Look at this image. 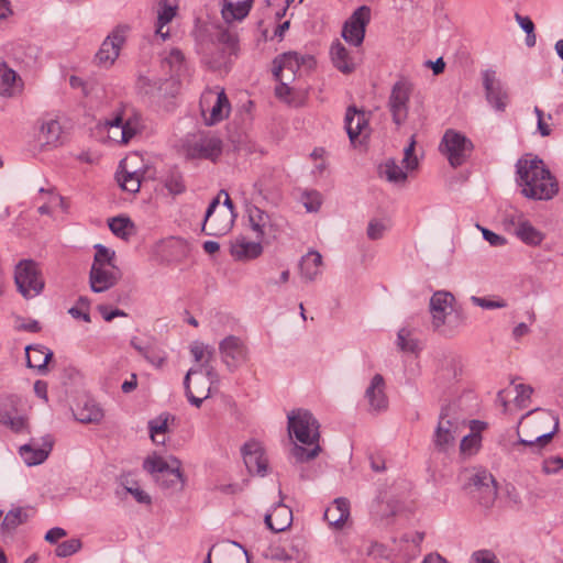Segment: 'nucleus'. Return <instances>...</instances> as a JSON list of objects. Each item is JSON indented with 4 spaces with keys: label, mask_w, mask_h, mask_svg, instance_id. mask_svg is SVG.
I'll list each match as a JSON object with an SVG mask.
<instances>
[{
    "label": "nucleus",
    "mask_w": 563,
    "mask_h": 563,
    "mask_svg": "<svg viewBox=\"0 0 563 563\" xmlns=\"http://www.w3.org/2000/svg\"><path fill=\"white\" fill-rule=\"evenodd\" d=\"M52 448L53 440L47 435L43 439V444L41 446H37L34 443H27L20 446L19 452L25 464L33 466L42 464L48 457Z\"/></svg>",
    "instance_id": "393cba45"
},
{
    "label": "nucleus",
    "mask_w": 563,
    "mask_h": 563,
    "mask_svg": "<svg viewBox=\"0 0 563 563\" xmlns=\"http://www.w3.org/2000/svg\"><path fill=\"white\" fill-rule=\"evenodd\" d=\"M314 59L310 55H299L296 52H287L276 56L273 60V76L275 80H282L284 77L288 81H292L297 71L301 66L311 68Z\"/></svg>",
    "instance_id": "9d476101"
},
{
    "label": "nucleus",
    "mask_w": 563,
    "mask_h": 563,
    "mask_svg": "<svg viewBox=\"0 0 563 563\" xmlns=\"http://www.w3.org/2000/svg\"><path fill=\"white\" fill-rule=\"evenodd\" d=\"M14 282L20 294L26 299L36 297L44 288L37 264L32 260H23L16 265Z\"/></svg>",
    "instance_id": "423d86ee"
},
{
    "label": "nucleus",
    "mask_w": 563,
    "mask_h": 563,
    "mask_svg": "<svg viewBox=\"0 0 563 563\" xmlns=\"http://www.w3.org/2000/svg\"><path fill=\"white\" fill-rule=\"evenodd\" d=\"M471 563H497V560L492 551L479 550L472 554Z\"/></svg>",
    "instance_id": "680f3d73"
},
{
    "label": "nucleus",
    "mask_w": 563,
    "mask_h": 563,
    "mask_svg": "<svg viewBox=\"0 0 563 563\" xmlns=\"http://www.w3.org/2000/svg\"><path fill=\"white\" fill-rule=\"evenodd\" d=\"M180 466L181 462L175 456L166 461L154 454L143 462V468L154 476L162 488L173 490H181L185 486V476Z\"/></svg>",
    "instance_id": "39448f33"
},
{
    "label": "nucleus",
    "mask_w": 563,
    "mask_h": 563,
    "mask_svg": "<svg viewBox=\"0 0 563 563\" xmlns=\"http://www.w3.org/2000/svg\"><path fill=\"white\" fill-rule=\"evenodd\" d=\"M0 424L15 433L27 429V418L23 413L22 398L16 394H5L0 399Z\"/></svg>",
    "instance_id": "6e6552de"
},
{
    "label": "nucleus",
    "mask_w": 563,
    "mask_h": 563,
    "mask_svg": "<svg viewBox=\"0 0 563 563\" xmlns=\"http://www.w3.org/2000/svg\"><path fill=\"white\" fill-rule=\"evenodd\" d=\"M222 153V141L216 135H205L188 148L192 158L216 161Z\"/></svg>",
    "instance_id": "5701e85b"
},
{
    "label": "nucleus",
    "mask_w": 563,
    "mask_h": 563,
    "mask_svg": "<svg viewBox=\"0 0 563 563\" xmlns=\"http://www.w3.org/2000/svg\"><path fill=\"white\" fill-rule=\"evenodd\" d=\"M262 253L263 246L260 240L257 242L238 241L231 247V254L238 261L254 260L261 256Z\"/></svg>",
    "instance_id": "72a5a7b5"
},
{
    "label": "nucleus",
    "mask_w": 563,
    "mask_h": 563,
    "mask_svg": "<svg viewBox=\"0 0 563 563\" xmlns=\"http://www.w3.org/2000/svg\"><path fill=\"white\" fill-rule=\"evenodd\" d=\"M170 415L162 413L157 418L148 421V431L152 440L156 443H162L155 439L156 434L166 433L168 431V420Z\"/></svg>",
    "instance_id": "de8ad7c7"
},
{
    "label": "nucleus",
    "mask_w": 563,
    "mask_h": 563,
    "mask_svg": "<svg viewBox=\"0 0 563 563\" xmlns=\"http://www.w3.org/2000/svg\"><path fill=\"white\" fill-rule=\"evenodd\" d=\"M292 522L291 509L278 503L269 514L265 516V523L274 532H282L288 529Z\"/></svg>",
    "instance_id": "a878e982"
},
{
    "label": "nucleus",
    "mask_w": 563,
    "mask_h": 563,
    "mask_svg": "<svg viewBox=\"0 0 563 563\" xmlns=\"http://www.w3.org/2000/svg\"><path fill=\"white\" fill-rule=\"evenodd\" d=\"M74 415L81 423H99L104 416L102 408L95 400L90 399L78 405Z\"/></svg>",
    "instance_id": "473e14b6"
},
{
    "label": "nucleus",
    "mask_w": 563,
    "mask_h": 563,
    "mask_svg": "<svg viewBox=\"0 0 563 563\" xmlns=\"http://www.w3.org/2000/svg\"><path fill=\"white\" fill-rule=\"evenodd\" d=\"M62 133L60 123L53 118H47L43 119L37 137L43 145L57 146L62 143Z\"/></svg>",
    "instance_id": "7c9ffc66"
},
{
    "label": "nucleus",
    "mask_w": 563,
    "mask_h": 563,
    "mask_svg": "<svg viewBox=\"0 0 563 563\" xmlns=\"http://www.w3.org/2000/svg\"><path fill=\"white\" fill-rule=\"evenodd\" d=\"M516 234L522 242L529 245H539L544 238L529 221L523 220L522 216L518 217Z\"/></svg>",
    "instance_id": "e433bc0d"
},
{
    "label": "nucleus",
    "mask_w": 563,
    "mask_h": 563,
    "mask_svg": "<svg viewBox=\"0 0 563 563\" xmlns=\"http://www.w3.org/2000/svg\"><path fill=\"white\" fill-rule=\"evenodd\" d=\"M472 497L486 508L493 506L497 498L496 482H494L493 484L489 483L488 486H484L483 489L477 492L476 496H472Z\"/></svg>",
    "instance_id": "09e8293b"
},
{
    "label": "nucleus",
    "mask_w": 563,
    "mask_h": 563,
    "mask_svg": "<svg viewBox=\"0 0 563 563\" xmlns=\"http://www.w3.org/2000/svg\"><path fill=\"white\" fill-rule=\"evenodd\" d=\"M344 123L351 142H354L367 128L366 113L351 106L346 110Z\"/></svg>",
    "instance_id": "cd10ccee"
},
{
    "label": "nucleus",
    "mask_w": 563,
    "mask_h": 563,
    "mask_svg": "<svg viewBox=\"0 0 563 563\" xmlns=\"http://www.w3.org/2000/svg\"><path fill=\"white\" fill-rule=\"evenodd\" d=\"M413 88L412 81L406 77H400L391 87L388 109L396 125H401L408 118V103Z\"/></svg>",
    "instance_id": "0eeeda50"
},
{
    "label": "nucleus",
    "mask_w": 563,
    "mask_h": 563,
    "mask_svg": "<svg viewBox=\"0 0 563 563\" xmlns=\"http://www.w3.org/2000/svg\"><path fill=\"white\" fill-rule=\"evenodd\" d=\"M273 559L286 563H301V558L298 552H296V554H292L288 552L286 549H276L273 554Z\"/></svg>",
    "instance_id": "052dcab7"
},
{
    "label": "nucleus",
    "mask_w": 563,
    "mask_h": 563,
    "mask_svg": "<svg viewBox=\"0 0 563 563\" xmlns=\"http://www.w3.org/2000/svg\"><path fill=\"white\" fill-rule=\"evenodd\" d=\"M137 161V155H132L121 161V172L117 175L121 188L131 194L137 192L141 187L142 173L135 168Z\"/></svg>",
    "instance_id": "6ab92c4d"
},
{
    "label": "nucleus",
    "mask_w": 563,
    "mask_h": 563,
    "mask_svg": "<svg viewBox=\"0 0 563 563\" xmlns=\"http://www.w3.org/2000/svg\"><path fill=\"white\" fill-rule=\"evenodd\" d=\"M397 345L404 352L415 353L418 350V342L410 338V331L406 328L398 331Z\"/></svg>",
    "instance_id": "8fccbe9b"
},
{
    "label": "nucleus",
    "mask_w": 563,
    "mask_h": 563,
    "mask_svg": "<svg viewBox=\"0 0 563 563\" xmlns=\"http://www.w3.org/2000/svg\"><path fill=\"white\" fill-rule=\"evenodd\" d=\"M99 312L101 313L102 318L110 322L117 317H126V313L123 310L120 309H113L109 310L107 306L100 305L98 307Z\"/></svg>",
    "instance_id": "774afa93"
},
{
    "label": "nucleus",
    "mask_w": 563,
    "mask_h": 563,
    "mask_svg": "<svg viewBox=\"0 0 563 563\" xmlns=\"http://www.w3.org/2000/svg\"><path fill=\"white\" fill-rule=\"evenodd\" d=\"M25 352L26 366L36 369L40 374H46L53 352L43 345H29L25 347Z\"/></svg>",
    "instance_id": "bb28decb"
},
{
    "label": "nucleus",
    "mask_w": 563,
    "mask_h": 563,
    "mask_svg": "<svg viewBox=\"0 0 563 563\" xmlns=\"http://www.w3.org/2000/svg\"><path fill=\"white\" fill-rule=\"evenodd\" d=\"M516 391H517L516 400H517L518 405L521 406L523 401L530 399V397L533 393V388L530 385L518 384V385H516Z\"/></svg>",
    "instance_id": "338daca9"
},
{
    "label": "nucleus",
    "mask_w": 563,
    "mask_h": 563,
    "mask_svg": "<svg viewBox=\"0 0 563 563\" xmlns=\"http://www.w3.org/2000/svg\"><path fill=\"white\" fill-rule=\"evenodd\" d=\"M486 100L497 111H504L507 107L508 93L500 80L496 78V71L486 69L482 73Z\"/></svg>",
    "instance_id": "f3484780"
},
{
    "label": "nucleus",
    "mask_w": 563,
    "mask_h": 563,
    "mask_svg": "<svg viewBox=\"0 0 563 563\" xmlns=\"http://www.w3.org/2000/svg\"><path fill=\"white\" fill-rule=\"evenodd\" d=\"M133 228L131 220L125 217H114L109 221L111 232L122 239H128Z\"/></svg>",
    "instance_id": "37998d69"
},
{
    "label": "nucleus",
    "mask_w": 563,
    "mask_h": 563,
    "mask_svg": "<svg viewBox=\"0 0 563 563\" xmlns=\"http://www.w3.org/2000/svg\"><path fill=\"white\" fill-rule=\"evenodd\" d=\"M164 187L173 196L181 195L186 191L183 175L177 169H172L164 178Z\"/></svg>",
    "instance_id": "ea45409f"
},
{
    "label": "nucleus",
    "mask_w": 563,
    "mask_h": 563,
    "mask_svg": "<svg viewBox=\"0 0 563 563\" xmlns=\"http://www.w3.org/2000/svg\"><path fill=\"white\" fill-rule=\"evenodd\" d=\"M350 516V505L346 498H336L324 511V519L330 526L342 528Z\"/></svg>",
    "instance_id": "c756f323"
},
{
    "label": "nucleus",
    "mask_w": 563,
    "mask_h": 563,
    "mask_svg": "<svg viewBox=\"0 0 563 563\" xmlns=\"http://www.w3.org/2000/svg\"><path fill=\"white\" fill-rule=\"evenodd\" d=\"M144 129L145 121L142 113L129 104L117 108L104 121L108 139L117 144H128Z\"/></svg>",
    "instance_id": "20e7f679"
},
{
    "label": "nucleus",
    "mask_w": 563,
    "mask_h": 563,
    "mask_svg": "<svg viewBox=\"0 0 563 563\" xmlns=\"http://www.w3.org/2000/svg\"><path fill=\"white\" fill-rule=\"evenodd\" d=\"M195 374H197V371H195V368H190V369L187 372V374H186V376H185V378H184V388H185V395H186V397H187L188 401H189L192 406H195V407L199 408V407H201V405H202L203 400H205V399H207V398H209L210 393H211V387L209 386V387L207 388V393L205 394V396H203V397H196V396L194 395V393L191 391V388H190V376H191V375H195Z\"/></svg>",
    "instance_id": "49530a36"
},
{
    "label": "nucleus",
    "mask_w": 563,
    "mask_h": 563,
    "mask_svg": "<svg viewBox=\"0 0 563 563\" xmlns=\"http://www.w3.org/2000/svg\"><path fill=\"white\" fill-rule=\"evenodd\" d=\"M321 264L322 256L319 252H308L299 263L301 276L308 282L314 280L320 274Z\"/></svg>",
    "instance_id": "c9c22d12"
},
{
    "label": "nucleus",
    "mask_w": 563,
    "mask_h": 563,
    "mask_svg": "<svg viewBox=\"0 0 563 563\" xmlns=\"http://www.w3.org/2000/svg\"><path fill=\"white\" fill-rule=\"evenodd\" d=\"M482 233L485 241H487L492 246H501L506 243V239L486 228H482L477 225Z\"/></svg>",
    "instance_id": "e2e57ef3"
},
{
    "label": "nucleus",
    "mask_w": 563,
    "mask_h": 563,
    "mask_svg": "<svg viewBox=\"0 0 563 563\" xmlns=\"http://www.w3.org/2000/svg\"><path fill=\"white\" fill-rule=\"evenodd\" d=\"M559 431V417L550 410L536 409L528 412L517 430L518 441L514 446L523 445L538 452Z\"/></svg>",
    "instance_id": "7ed1b4c3"
},
{
    "label": "nucleus",
    "mask_w": 563,
    "mask_h": 563,
    "mask_svg": "<svg viewBox=\"0 0 563 563\" xmlns=\"http://www.w3.org/2000/svg\"><path fill=\"white\" fill-rule=\"evenodd\" d=\"M481 445V435L478 433H471L464 435L460 443V450L463 454H474Z\"/></svg>",
    "instance_id": "603ef678"
},
{
    "label": "nucleus",
    "mask_w": 563,
    "mask_h": 563,
    "mask_svg": "<svg viewBox=\"0 0 563 563\" xmlns=\"http://www.w3.org/2000/svg\"><path fill=\"white\" fill-rule=\"evenodd\" d=\"M185 56L178 48H173L163 60V66H168L172 76L180 75L184 68Z\"/></svg>",
    "instance_id": "c03bdc74"
},
{
    "label": "nucleus",
    "mask_w": 563,
    "mask_h": 563,
    "mask_svg": "<svg viewBox=\"0 0 563 563\" xmlns=\"http://www.w3.org/2000/svg\"><path fill=\"white\" fill-rule=\"evenodd\" d=\"M472 302L483 309H498L505 308L507 306L505 300H493L487 297H476L473 296L471 298Z\"/></svg>",
    "instance_id": "4d7b16f0"
},
{
    "label": "nucleus",
    "mask_w": 563,
    "mask_h": 563,
    "mask_svg": "<svg viewBox=\"0 0 563 563\" xmlns=\"http://www.w3.org/2000/svg\"><path fill=\"white\" fill-rule=\"evenodd\" d=\"M222 362L230 371L235 369L247 361L249 349L243 340L235 335H228L219 343Z\"/></svg>",
    "instance_id": "2eb2a0df"
},
{
    "label": "nucleus",
    "mask_w": 563,
    "mask_h": 563,
    "mask_svg": "<svg viewBox=\"0 0 563 563\" xmlns=\"http://www.w3.org/2000/svg\"><path fill=\"white\" fill-rule=\"evenodd\" d=\"M386 225L379 220H372L367 225V236L369 240H379L384 236Z\"/></svg>",
    "instance_id": "13d9d810"
},
{
    "label": "nucleus",
    "mask_w": 563,
    "mask_h": 563,
    "mask_svg": "<svg viewBox=\"0 0 563 563\" xmlns=\"http://www.w3.org/2000/svg\"><path fill=\"white\" fill-rule=\"evenodd\" d=\"M279 84L275 88V95L280 100H284L288 103H290V100L288 99V96L291 93V88L288 86V80H286L284 77H282V80H277Z\"/></svg>",
    "instance_id": "69168bd1"
},
{
    "label": "nucleus",
    "mask_w": 563,
    "mask_h": 563,
    "mask_svg": "<svg viewBox=\"0 0 563 563\" xmlns=\"http://www.w3.org/2000/svg\"><path fill=\"white\" fill-rule=\"evenodd\" d=\"M209 98H214V103L211 107L210 117L206 118L205 120L208 125H213L228 117L230 111V102L224 91L217 93L209 92L203 97L202 102H208Z\"/></svg>",
    "instance_id": "c85d7f7f"
},
{
    "label": "nucleus",
    "mask_w": 563,
    "mask_h": 563,
    "mask_svg": "<svg viewBox=\"0 0 563 563\" xmlns=\"http://www.w3.org/2000/svg\"><path fill=\"white\" fill-rule=\"evenodd\" d=\"M126 31L128 26L119 25L104 38L95 56L99 66L108 68L115 62L125 42Z\"/></svg>",
    "instance_id": "ddd939ff"
},
{
    "label": "nucleus",
    "mask_w": 563,
    "mask_h": 563,
    "mask_svg": "<svg viewBox=\"0 0 563 563\" xmlns=\"http://www.w3.org/2000/svg\"><path fill=\"white\" fill-rule=\"evenodd\" d=\"M161 10L157 16V30L156 33L162 36L163 40L168 37V32H163V27L168 24L176 15V7L167 4V0H159Z\"/></svg>",
    "instance_id": "58836bf2"
},
{
    "label": "nucleus",
    "mask_w": 563,
    "mask_h": 563,
    "mask_svg": "<svg viewBox=\"0 0 563 563\" xmlns=\"http://www.w3.org/2000/svg\"><path fill=\"white\" fill-rule=\"evenodd\" d=\"M562 468H563V457H561V456L548 457L542 463V471L545 474H556Z\"/></svg>",
    "instance_id": "bf43d9fd"
},
{
    "label": "nucleus",
    "mask_w": 563,
    "mask_h": 563,
    "mask_svg": "<svg viewBox=\"0 0 563 563\" xmlns=\"http://www.w3.org/2000/svg\"><path fill=\"white\" fill-rule=\"evenodd\" d=\"M287 418L289 435H294L301 444L311 446L307 449L296 444L291 450L292 456L300 463L316 459L321 452L318 420L310 411L305 409L292 410Z\"/></svg>",
    "instance_id": "f03ea898"
},
{
    "label": "nucleus",
    "mask_w": 563,
    "mask_h": 563,
    "mask_svg": "<svg viewBox=\"0 0 563 563\" xmlns=\"http://www.w3.org/2000/svg\"><path fill=\"white\" fill-rule=\"evenodd\" d=\"M454 297L448 291H435L430 299V312L432 314V327L439 330L444 323L446 316L452 311Z\"/></svg>",
    "instance_id": "4be33fe9"
},
{
    "label": "nucleus",
    "mask_w": 563,
    "mask_h": 563,
    "mask_svg": "<svg viewBox=\"0 0 563 563\" xmlns=\"http://www.w3.org/2000/svg\"><path fill=\"white\" fill-rule=\"evenodd\" d=\"M217 43L222 46L217 56L205 55V62L212 69H221L230 62V56L236 55L239 48V41L236 34L230 32L228 29L219 27L217 33Z\"/></svg>",
    "instance_id": "4468645a"
},
{
    "label": "nucleus",
    "mask_w": 563,
    "mask_h": 563,
    "mask_svg": "<svg viewBox=\"0 0 563 563\" xmlns=\"http://www.w3.org/2000/svg\"><path fill=\"white\" fill-rule=\"evenodd\" d=\"M385 380L380 374H375L365 390V398L368 402V410L379 413L388 408V398L385 393Z\"/></svg>",
    "instance_id": "aec40b11"
},
{
    "label": "nucleus",
    "mask_w": 563,
    "mask_h": 563,
    "mask_svg": "<svg viewBox=\"0 0 563 563\" xmlns=\"http://www.w3.org/2000/svg\"><path fill=\"white\" fill-rule=\"evenodd\" d=\"M27 512L24 508L18 507L11 509L4 516V519L2 521V529L8 531L14 530L18 526L25 522L27 520Z\"/></svg>",
    "instance_id": "79ce46f5"
},
{
    "label": "nucleus",
    "mask_w": 563,
    "mask_h": 563,
    "mask_svg": "<svg viewBox=\"0 0 563 563\" xmlns=\"http://www.w3.org/2000/svg\"><path fill=\"white\" fill-rule=\"evenodd\" d=\"M221 195L225 196L223 205L231 212H233V210H234V205H233L232 200L230 199L229 194L224 189L220 190L218 197H216L208 206L206 214H205V219L202 222V228H201L202 232L210 236H222V235L227 234L232 228V223H233L232 219L225 218L224 220L218 222L216 218H212L214 210L217 209V207L220 203Z\"/></svg>",
    "instance_id": "f8f14e48"
},
{
    "label": "nucleus",
    "mask_w": 563,
    "mask_h": 563,
    "mask_svg": "<svg viewBox=\"0 0 563 563\" xmlns=\"http://www.w3.org/2000/svg\"><path fill=\"white\" fill-rule=\"evenodd\" d=\"M244 464L250 473L264 476L267 471V459L260 443L246 442L241 449Z\"/></svg>",
    "instance_id": "412c9836"
},
{
    "label": "nucleus",
    "mask_w": 563,
    "mask_h": 563,
    "mask_svg": "<svg viewBox=\"0 0 563 563\" xmlns=\"http://www.w3.org/2000/svg\"><path fill=\"white\" fill-rule=\"evenodd\" d=\"M249 221L252 230L256 233V239L264 241L266 238H275V225L272 221V217L260 209L258 207L252 206L247 209Z\"/></svg>",
    "instance_id": "b1692460"
},
{
    "label": "nucleus",
    "mask_w": 563,
    "mask_h": 563,
    "mask_svg": "<svg viewBox=\"0 0 563 563\" xmlns=\"http://www.w3.org/2000/svg\"><path fill=\"white\" fill-rule=\"evenodd\" d=\"M440 150L448 157L450 165L456 168L466 162L473 150V144L462 133L448 130L442 137Z\"/></svg>",
    "instance_id": "1a4fd4ad"
},
{
    "label": "nucleus",
    "mask_w": 563,
    "mask_h": 563,
    "mask_svg": "<svg viewBox=\"0 0 563 563\" xmlns=\"http://www.w3.org/2000/svg\"><path fill=\"white\" fill-rule=\"evenodd\" d=\"M449 410L450 408L442 409L432 440L435 450L441 453L453 449L460 435V422L449 418Z\"/></svg>",
    "instance_id": "9b49d317"
},
{
    "label": "nucleus",
    "mask_w": 563,
    "mask_h": 563,
    "mask_svg": "<svg viewBox=\"0 0 563 563\" xmlns=\"http://www.w3.org/2000/svg\"><path fill=\"white\" fill-rule=\"evenodd\" d=\"M517 184L521 194L532 200H550L559 191V184L543 161L526 154L516 163Z\"/></svg>",
    "instance_id": "f257e3e1"
},
{
    "label": "nucleus",
    "mask_w": 563,
    "mask_h": 563,
    "mask_svg": "<svg viewBox=\"0 0 563 563\" xmlns=\"http://www.w3.org/2000/svg\"><path fill=\"white\" fill-rule=\"evenodd\" d=\"M122 273L118 266L91 267L89 285L93 292H104L115 286Z\"/></svg>",
    "instance_id": "a211bd4d"
},
{
    "label": "nucleus",
    "mask_w": 563,
    "mask_h": 563,
    "mask_svg": "<svg viewBox=\"0 0 563 563\" xmlns=\"http://www.w3.org/2000/svg\"><path fill=\"white\" fill-rule=\"evenodd\" d=\"M369 8L366 5L360 7L344 23L342 30L343 38L354 46H360L364 41L365 26L369 22Z\"/></svg>",
    "instance_id": "dca6fc26"
},
{
    "label": "nucleus",
    "mask_w": 563,
    "mask_h": 563,
    "mask_svg": "<svg viewBox=\"0 0 563 563\" xmlns=\"http://www.w3.org/2000/svg\"><path fill=\"white\" fill-rule=\"evenodd\" d=\"M494 482L496 481L490 473L485 470H481L470 475L465 488L472 496H476L477 492L483 489L484 486H488L489 483L493 484Z\"/></svg>",
    "instance_id": "4c0bfd02"
},
{
    "label": "nucleus",
    "mask_w": 563,
    "mask_h": 563,
    "mask_svg": "<svg viewBox=\"0 0 563 563\" xmlns=\"http://www.w3.org/2000/svg\"><path fill=\"white\" fill-rule=\"evenodd\" d=\"M253 4V0H243L236 3L231 1H227L223 3L221 9V14L223 20L227 23H231L233 21H241L245 16H247Z\"/></svg>",
    "instance_id": "f704fd0d"
},
{
    "label": "nucleus",
    "mask_w": 563,
    "mask_h": 563,
    "mask_svg": "<svg viewBox=\"0 0 563 563\" xmlns=\"http://www.w3.org/2000/svg\"><path fill=\"white\" fill-rule=\"evenodd\" d=\"M81 549V542L79 539H69L59 543L55 549V554L58 558H67Z\"/></svg>",
    "instance_id": "3c124183"
},
{
    "label": "nucleus",
    "mask_w": 563,
    "mask_h": 563,
    "mask_svg": "<svg viewBox=\"0 0 563 563\" xmlns=\"http://www.w3.org/2000/svg\"><path fill=\"white\" fill-rule=\"evenodd\" d=\"M96 254L91 267L117 266L115 253L102 244H96Z\"/></svg>",
    "instance_id": "a19ab883"
},
{
    "label": "nucleus",
    "mask_w": 563,
    "mask_h": 563,
    "mask_svg": "<svg viewBox=\"0 0 563 563\" xmlns=\"http://www.w3.org/2000/svg\"><path fill=\"white\" fill-rule=\"evenodd\" d=\"M16 76V73L9 68L5 63H0V81L3 85L5 91L12 88Z\"/></svg>",
    "instance_id": "6e6d98bb"
},
{
    "label": "nucleus",
    "mask_w": 563,
    "mask_h": 563,
    "mask_svg": "<svg viewBox=\"0 0 563 563\" xmlns=\"http://www.w3.org/2000/svg\"><path fill=\"white\" fill-rule=\"evenodd\" d=\"M387 180L391 183H401L407 179V173L395 161L390 159L383 166L382 172Z\"/></svg>",
    "instance_id": "a18cd8bd"
},
{
    "label": "nucleus",
    "mask_w": 563,
    "mask_h": 563,
    "mask_svg": "<svg viewBox=\"0 0 563 563\" xmlns=\"http://www.w3.org/2000/svg\"><path fill=\"white\" fill-rule=\"evenodd\" d=\"M302 202L308 212H317L321 207L322 197L316 190L308 191L303 194Z\"/></svg>",
    "instance_id": "864d4df0"
},
{
    "label": "nucleus",
    "mask_w": 563,
    "mask_h": 563,
    "mask_svg": "<svg viewBox=\"0 0 563 563\" xmlns=\"http://www.w3.org/2000/svg\"><path fill=\"white\" fill-rule=\"evenodd\" d=\"M331 60L334 67L343 74H351L355 69V62L346 47L339 41L330 48Z\"/></svg>",
    "instance_id": "2f4dec72"
},
{
    "label": "nucleus",
    "mask_w": 563,
    "mask_h": 563,
    "mask_svg": "<svg viewBox=\"0 0 563 563\" xmlns=\"http://www.w3.org/2000/svg\"><path fill=\"white\" fill-rule=\"evenodd\" d=\"M415 146H416V141L412 136L410 143L405 147L404 158L401 161V163L405 164L407 170H412L418 167V158L413 154Z\"/></svg>",
    "instance_id": "5fc2aeb1"
},
{
    "label": "nucleus",
    "mask_w": 563,
    "mask_h": 563,
    "mask_svg": "<svg viewBox=\"0 0 563 563\" xmlns=\"http://www.w3.org/2000/svg\"><path fill=\"white\" fill-rule=\"evenodd\" d=\"M128 493H130L137 503L151 504V497L144 490H142L136 484L132 486H125Z\"/></svg>",
    "instance_id": "0e129e2a"
}]
</instances>
